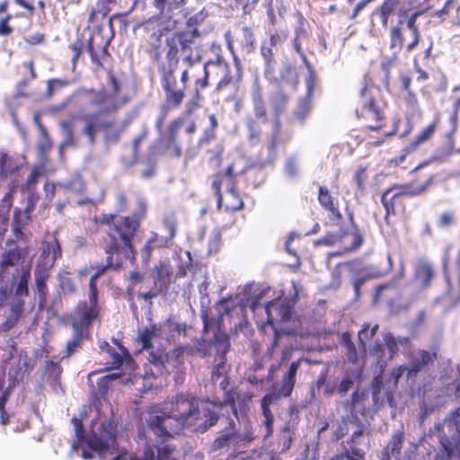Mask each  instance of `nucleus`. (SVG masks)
Masks as SVG:
<instances>
[{"label": "nucleus", "mask_w": 460, "mask_h": 460, "mask_svg": "<svg viewBox=\"0 0 460 460\" xmlns=\"http://www.w3.org/2000/svg\"><path fill=\"white\" fill-rule=\"evenodd\" d=\"M304 360L305 358L301 357L290 363L281 378L280 386L276 391L267 393L261 398V408H270V405L276 404L281 398H287L292 394L296 382V373Z\"/></svg>", "instance_id": "nucleus-15"}, {"label": "nucleus", "mask_w": 460, "mask_h": 460, "mask_svg": "<svg viewBox=\"0 0 460 460\" xmlns=\"http://www.w3.org/2000/svg\"><path fill=\"white\" fill-rule=\"evenodd\" d=\"M222 409H216L214 406L210 405L207 408L203 409V416L204 420L202 422H198L193 429V431L196 433H205L212 427L216 426L220 419V415L218 413Z\"/></svg>", "instance_id": "nucleus-43"}, {"label": "nucleus", "mask_w": 460, "mask_h": 460, "mask_svg": "<svg viewBox=\"0 0 460 460\" xmlns=\"http://www.w3.org/2000/svg\"><path fill=\"white\" fill-rule=\"evenodd\" d=\"M107 76L108 85L111 88V92L106 89L93 88H82L76 92L78 95H88L89 103L98 109L95 112L81 116V120L84 122L82 134L86 137L91 146L95 144L99 131L103 133V139L108 144L118 143L122 134V128L118 127L114 113L128 100L120 95L122 84L116 75L111 71H108Z\"/></svg>", "instance_id": "nucleus-3"}, {"label": "nucleus", "mask_w": 460, "mask_h": 460, "mask_svg": "<svg viewBox=\"0 0 460 460\" xmlns=\"http://www.w3.org/2000/svg\"><path fill=\"white\" fill-rule=\"evenodd\" d=\"M438 359V349L435 347L432 350L420 349L410 355L408 371L406 376L408 379L417 376L420 372H426L434 366Z\"/></svg>", "instance_id": "nucleus-21"}, {"label": "nucleus", "mask_w": 460, "mask_h": 460, "mask_svg": "<svg viewBox=\"0 0 460 460\" xmlns=\"http://www.w3.org/2000/svg\"><path fill=\"white\" fill-rule=\"evenodd\" d=\"M209 127L206 128L199 139V144H208L216 138V131L218 127L217 119L215 114L208 116Z\"/></svg>", "instance_id": "nucleus-62"}, {"label": "nucleus", "mask_w": 460, "mask_h": 460, "mask_svg": "<svg viewBox=\"0 0 460 460\" xmlns=\"http://www.w3.org/2000/svg\"><path fill=\"white\" fill-rule=\"evenodd\" d=\"M404 32L405 28L402 20H399L396 24L392 25L389 29V49L392 53L380 65L386 76L389 75L391 68L397 62L399 54L404 47Z\"/></svg>", "instance_id": "nucleus-19"}, {"label": "nucleus", "mask_w": 460, "mask_h": 460, "mask_svg": "<svg viewBox=\"0 0 460 460\" xmlns=\"http://www.w3.org/2000/svg\"><path fill=\"white\" fill-rule=\"evenodd\" d=\"M238 173L234 170V164H230L225 171H219L212 175L211 188L217 197V208L220 210L223 206V194L221 191L224 181H228L229 188L236 185Z\"/></svg>", "instance_id": "nucleus-25"}, {"label": "nucleus", "mask_w": 460, "mask_h": 460, "mask_svg": "<svg viewBox=\"0 0 460 460\" xmlns=\"http://www.w3.org/2000/svg\"><path fill=\"white\" fill-rule=\"evenodd\" d=\"M404 438V429L402 426L392 435L386 446L382 449L380 460H392V457L400 459Z\"/></svg>", "instance_id": "nucleus-32"}, {"label": "nucleus", "mask_w": 460, "mask_h": 460, "mask_svg": "<svg viewBox=\"0 0 460 460\" xmlns=\"http://www.w3.org/2000/svg\"><path fill=\"white\" fill-rule=\"evenodd\" d=\"M224 7L231 12L242 11L244 15L250 14L260 0H221Z\"/></svg>", "instance_id": "nucleus-46"}, {"label": "nucleus", "mask_w": 460, "mask_h": 460, "mask_svg": "<svg viewBox=\"0 0 460 460\" xmlns=\"http://www.w3.org/2000/svg\"><path fill=\"white\" fill-rule=\"evenodd\" d=\"M50 270L51 263H47L44 266L36 264L34 269V285L39 296L40 305H43L46 303L49 293L47 281L50 277Z\"/></svg>", "instance_id": "nucleus-31"}, {"label": "nucleus", "mask_w": 460, "mask_h": 460, "mask_svg": "<svg viewBox=\"0 0 460 460\" xmlns=\"http://www.w3.org/2000/svg\"><path fill=\"white\" fill-rule=\"evenodd\" d=\"M146 351L148 352L147 360L156 368L155 375L163 376L164 373H168L165 367L166 354H164V351L160 349H155V346ZM153 375L155 376V374Z\"/></svg>", "instance_id": "nucleus-48"}, {"label": "nucleus", "mask_w": 460, "mask_h": 460, "mask_svg": "<svg viewBox=\"0 0 460 460\" xmlns=\"http://www.w3.org/2000/svg\"><path fill=\"white\" fill-rule=\"evenodd\" d=\"M373 405L376 408H382L387 402L390 407H395V401L394 397V391L387 389L385 392V398L381 397V393L371 392Z\"/></svg>", "instance_id": "nucleus-60"}, {"label": "nucleus", "mask_w": 460, "mask_h": 460, "mask_svg": "<svg viewBox=\"0 0 460 460\" xmlns=\"http://www.w3.org/2000/svg\"><path fill=\"white\" fill-rule=\"evenodd\" d=\"M400 2L401 0H384L382 4L373 12V15L379 16L383 27H387L389 18L394 13Z\"/></svg>", "instance_id": "nucleus-47"}, {"label": "nucleus", "mask_w": 460, "mask_h": 460, "mask_svg": "<svg viewBox=\"0 0 460 460\" xmlns=\"http://www.w3.org/2000/svg\"><path fill=\"white\" fill-rule=\"evenodd\" d=\"M27 165L25 155L8 150H0V183L15 181L19 184L21 171Z\"/></svg>", "instance_id": "nucleus-16"}, {"label": "nucleus", "mask_w": 460, "mask_h": 460, "mask_svg": "<svg viewBox=\"0 0 460 460\" xmlns=\"http://www.w3.org/2000/svg\"><path fill=\"white\" fill-rule=\"evenodd\" d=\"M293 288L294 294L290 297H278L268 302L266 305L267 323L271 325L274 331L273 341L268 351L270 357L272 356L274 349L278 347L280 338V332L275 326L273 314L275 313L283 322H288L291 319L295 305L299 300V290L296 283H293Z\"/></svg>", "instance_id": "nucleus-11"}, {"label": "nucleus", "mask_w": 460, "mask_h": 460, "mask_svg": "<svg viewBox=\"0 0 460 460\" xmlns=\"http://www.w3.org/2000/svg\"><path fill=\"white\" fill-rule=\"evenodd\" d=\"M436 272L433 264L428 260L419 261L414 268V279L419 283L421 288L430 287Z\"/></svg>", "instance_id": "nucleus-34"}, {"label": "nucleus", "mask_w": 460, "mask_h": 460, "mask_svg": "<svg viewBox=\"0 0 460 460\" xmlns=\"http://www.w3.org/2000/svg\"><path fill=\"white\" fill-rule=\"evenodd\" d=\"M71 422L74 425L75 437L78 443L85 442L89 448L97 452L104 460H125L127 452L124 450L111 458L107 455H113L118 451L117 422L113 418L102 421L96 431H93L92 437L86 439L84 424L81 419L73 417Z\"/></svg>", "instance_id": "nucleus-6"}, {"label": "nucleus", "mask_w": 460, "mask_h": 460, "mask_svg": "<svg viewBox=\"0 0 460 460\" xmlns=\"http://www.w3.org/2000/svg\"><path fill=\"white\" fill-rule=\"evenodd\" d=\"M182 124V118H175L168 125L167 131L160 136V145L164 152L170 156L178 158L181 155V147L178 143V135Z\"/></svg>", "instance_id": "nucleus-23"}, {"label": "nucleus", "mask_w": 460, "mask_h": 460, "mask_svg": "<svg viewBox=\"0 0 460 460\" xmlns=\"http://www.w3.org/2000/svg\"><path fill=\"white\" fill-rule=\"evenodd\" d=\"M225 40L226 42V47L228 50L230 51L232 57L234 65L235 66V74L233 75L230 70V66L228 65V68L226 70H221L222 73V78L218 81V83L216 85V91L221 92L224 89H226L230 84H239V83L242 81L243 78V67L242 63L238 56L236 55L234 46V39L231 31H226L225 32Z\"/></svg>", "instance_id": "nucleus-20"}, {"label": "nucleus", "mask_w": 460, "mask_h": 460, "mask_svg": "<svg viewBox=\"0 0 460 460\" xmlns=\"http://www.w3.org/2000/svg\"><path fill=\"white\" fill-rule=\"evenodd\" d=\"M270 121L269 111L260 90L252 94V113L245 119L247 139L252 146L261 141L262 126Z\"/></svg>", "instance_id": "nucleus-13"}, {"label": "nucleus", "mask_w": 460, "mask_h": 460, "mask_svg": "<svg viewBox=\"0 0 460 460\" xmlns=\"http://www.w3.org/2000/svg\"><path fill=\"white\" fill-rule=\"evenodd\" d=\"M228 63L225 60L222 54L218 53L215 58L208 59L203 65V75L202 77L197 78L194 81V93L192 98L187 103L188 111L191 112L193 110L199 106L202 99L201 92L209 85V76L211 72L210 67L221 70H226L228 68Z\"/></svg>", "instance_id": "nucleus-18"}, {"label": "nucleus", "mask_w": 460, "mask_h": 460, "mask_svg": "<svg viewBox=\"0 0 460 460\" xmlns=\"http://www.w3.org/2000/svg\"><path fill=\"white\" fill-rule=\"evenodd\" d=\"M252 398V394L248 391H238L235 402H237V411L246 413L249 411V402Z\"/></svg>", "instance_id": "nucleus-64"}, {"label": "nucleus", "mask_w": 460, "mask_h": 460, "mask_svg": "<svg viewBox=\"0 0 460 460\" xmlns=\"http://www.w3.org/2000/svg\"><path fill=\"white\" fill-rule=\"evenodd\" d=\"M145 53L149 58L156 64L157 71L160 72L161 64L165 63V58L163 59L164 48L162 41V37H155L148 39L144 47Z\"/></svg>", "instance_id": "nucleus-39"}, {"label": "nucleus", "mask_w": 460, "mask_h": 460, "mask_svg": "<svg viewBox=\"0 0 460 460\" xmlns=\"http://www.w3.org/2000/svg\"><path fill=\"white\" fill-rule=\"evenodd\" d=\"M114 38V31L103 35V29L98 26L87 40V52L90 55L92 63L96 68H102L103 62L110 57L108 47Z\"/></svg>", "instance_id": "nucleus-17"}, {"label": "nucleus", "mask_w": 460, "mask_h": 460, "mask_svg": "<svg viewBox=\"0 0 460 460\" xmlns=\"http://www.w3.org/2000/svg\"><path fill=\"white\" fill-rule=\"evenodd\" d=\"M219 335H225L227 340H229L228 334L225 330H221L218 328L217 331L214 332L213 339H200L197 341L194 347L190 348L189 353L193 355L197 354L201 358H207L211 356L213 349H215V354H218V337Z\"/></svg>", "instance_id": "nucleus-29"}, {"label": "nucleus", "mask_w": 460, "mask_h": 460, "mask_svg": "<svg viewBox=\"0 0 460 460\" xmlns=\"http://www.w3.org/2000/svg\"><path fill=\"white\" fill-rule=\"evenodd\" d=\"M349 448L344 452L332 457L331 460H340L346 458L348 460H365V451L356 446V444H348Z\"/></svg>", "instance_id": "nucleus-57"}, {"label": "nucleus", "mask_w": 460, "mask_h": 460, "mask_svg": "<svg viewBox=\"0 0 460 460\" xmlns=\"http://www.w3.org/2000/svg\"><path fill=\"white\" fill-rule=\"evenodd\" d=\"M29 253V247L10 248L0 258V296L9 298L13 295L29 296L31 278V264L12 269Z\"/></svg>", "instance_id": "nucleus-5"}, {"label": "nucleus", "mask_w": 460, "mask_h": 460, "mask_svg": "<svg viewBox=\"0 0 460 460\" xmlns=\"http://www.w3.org/2000/svg\"><path fill=\"white\" fill-rule=\"evenodd\" d=\"M18 189L15 181L8 183V191L4 195L0 201V210L5 214H9L13 203V196Z\"/></svg>", "instance_id": "nucleus-58"}, {"label": "nucleus", "mask_w": 460, "mask_h": 460, "mask_svg": "<svg viewBox=\"0 0 460 460\" xmlns=\"http://www.w3.org/2000/svg\"><path fill=\"white\" fill-rule=\"evenodd\" d=\"M128 13H118L112 14L109 18V27L110 32L114 31L113 23L116 22L118 23L119 31L120 34H126L128 31V28L129 26V21L127 19Z\"/></svg>", "instance_id": "nucleus-61"}, {"label": "nucleus", "mask_w": 460, "mask_h": 460, "mask_svg": "<svg viewBox=\"0 0 460 460\" xmlns=\"http://www.w3.org/2000/svg\"><path fill=\"white\" fill-rule=\"evenodd\" d=\"M439 125L440 118L439 116H436L433 120L428 126L423 128L415 138L407 146V153L415 152L420 146L429 141L433 137Z\"/></svg>", "instance_id": "nucleus-35"}, {"label": "nucleus", "mask_w": 460, "mask_h": 460, "mask_svg": "<svg viewBox=\"0 0 460 460\" xmlns=\"http://www.w3.org/2000/svg\"><path fill=\"white\" fill-rule=\"evenodd\" d=\"M226 426L218 433V436L210 445L211 452H220L229 448L232 440L237 435L236 425L231 417H226Z\"/></svg>", "instance_id": "nucleus-30"}, {"label": "nucleus", "mask_w": 460, "mask_h": 460, "mask_svg": "<svg viewBox=\"0 0 460 460\" xmlns=\"http://www.w3.org/2000/svg\"><path fill=\"white\" fill-rule=\"evenodd\" d=\"M32 221V215L25 213V210L16 208L13 210L12 232L17 241H26L27 235L23 228Z\"/></svg>", "instance_id": "nucleus-37"}, {"label": "nucleus", "mask_w": 460, "mask_h": 460, "mask_svg": "<svg viewBox=\"0 0 460 460\" xmlns=\"http://www.w3.org/2000/svg\"><path fill=\"white\" fill-rule=\"evenodd\" d=\"M9 0L0 1V37H10L14 31L11 25L13 15L9 13Z\"/></svg>", "instance_id": "nucleus-45"}, {"label": "nucleus", "mask_w": 460, "mask_h": 460, "mask_svg": "<svg viewBox=\"0 0 460 460\" xmlns=\"http://www.w3.org/2000/svg\"><path fill=\"white\" fill-rule=\"evenodd\" d=\"M407 197H415L405 184H395L384 191L381 202L385 209V219L387 222L390 215H394L398 206L403 203Z\"/></svg>", "instance_id": "nucleus-22"}, {"label": "nucleus", "mask_w": 460, "mask_h": 460, "mask_svg": "<svg viewBox=\"0 0 460 460\" xmlns=\"http://www.w3.org/2000/svg\"><path fill=\"white\" fill-rule=\"evenodd\" d=\"M63 368L61 365L58 362H54L52 360H48L45 363V375L47 376V379L54 384H57L60 381L61 374Z\"/></svg>", "instance_id": "nucleus-59"}, {"label": "nucleus", "mask_w": 460, "mask_h": 460, "mask_svg": "<svg viewBox=\"0 0 460 460\" xmlns=\"http://www.w3.org/2000/svg\"><path fill=\"white\" fill-rule=\"evenodd\" d=\"M241 48L247 54L252 53L256 49V38L254 31L250 26L242 28Z\"/></svg>", "instance_id": "nucleus-53"}, {"label": "nucleus", "mask_w": 460, "mask_h": 460, "mask_svg": "<svg viewBox=\"0 0 460 460\" xmlns=\"http://www.w3.org/2000/svg\"><path fill=\"white\" fill-rule=\"evenodd\" d=\"M170 411L160 404H152L146 411L145 424L147 431L155 438L156 444L146 435L143 429L138 430V438L145 439L141 456H130V460H175L172 456L175 447L167 442L191 429L200 421L201 411L199 398L190 392H180L172 397Z\"/></svg>", "instance_id": "nucleus-1"}, {"label": "nucleus", "mask_w": 460, "mask_h": 460, "mask_svg": "<svg viewBox=\"0 0 460 460\" xmlns=\"http://www.w3.org/2000/svg\"><path fill=\"white\" fill-rule=\"evenodd\" d=\"M15 296V299L10 305V312L6 320L0 324V333L7 332L14 328L18 322L24 317L25 301L27 296Z\"/></svg>", "instance_id": "nucleus-28"}, {"label": "nucleus", "mask_w": 460, "mask_h": 460, "mask_svg": "<svg viewBox=\"0 0 460 460\" xmlns=\"http://www.w3.org/2000/svg\"><path fill=\"white\" fill-rule=\"evenodd\" d=\"M236 394L237 392L231 389L229 391H226L224 394L222 401H208L209 405L214 406L216 409H223L224 406L229 405L232 409V411L236 419L239 418L237 407L235 403L236 399Z\"/></svg>", "instance_id": "nucleus-52"}, {"label": "nucleus", "mask_w": 460, "mask_h": 460, "mask_svg": "<svg viewBox=\"0 0 460 460\" xmlns=\"http://www.w3.org/2000/svg\"><path fill=\"white\" fill-rule=\"evenodd\" d=\"M155 287H157L158 289H162V292L166 294L172 283L173 274L172 267L169 264L160 263L155 266Z\"/></svg>", "instance_id": "nucleus-41"}, {"label": "nucleus", "mask_w": 460, "mask_h": 460, "mask_svg": "<svg viewBox=\"0 0 460 460\" xmlns=\"http://www.w3.org/2000/svg\"><path fill=\"white\" fill-rule=\"evenodd\" d=\"M229 198L225 209L227 212H236L243 208L244 203L236 190V185L228 189Z\"/></svg>", "instance_id": "nucleus-55"}, {"label": "nucleus", "mask_w": 460, "mask_h": 460, "mask_svg": "<svg viewBox=\"0 0 460 460\" xmlns=\"http://www.w3.org/2000/svg\"><path fill=\"white\" fill-rule=\"evenodd\" d=\"M200 317L203 323V333H208L211 330H214L215 327H217V331L218 328L224 330L222 328V314H220L217 319H215L214 317H210L207 311H203Z\"/></svg>", "instance_id": "nucleus-63"}, {"label": "nucleus", "mask_w": 460, "mask_h": 460, "mask_svg": "<svg viewBox=\"0 0 460 460\" xmlns=\"http://www.w3.org/2000/svg\"><path fill=\"white\" fill-rule=\"evenodd\" d=\"M431 0H424V4H426L425 13L429 14L431 18L438 19L440 22H444L449 16L450 6L455 4L456 1L446 0L444 5L440 9H436L432 4H429Z\"/></svg>", "instance_id": "nucleus-49"}, {"label": "nucleus", "mask_w": 460, "mask_h": 460, "mask_svg": "<svg viewBox=\"0 0 460 460\" xmlns=\"http://www.w3.org/2000/svg\"><path fill=\"white\" fill-rule=\"evenodd\" d=\"M444 434V422L438 421L429 429L430 436ZM440 448L436 456V460H451L454 454V447L449 438L443 435L440 439Z\"/></svg>", "instance_id": "nucleus-33"}, {"label": "nucleus", "mask_w": 460, "mask_h": 460, "mask_svg": "<svg viewBox=\"0 0 460 460\" xmlns=\"http://www.w3.org/2000/svg\"><path fill=\"white\" fill-rule=\"evenodd\" d=\"M102 312L99 295L88 291L87 299L80 300L68 314L69 324L72 329L91 332L95 323L102 322Z\"/></svg>", "instance_id": "nucleus-9"}, {"label": "nucleus", "mask_w": 460, "mask_h": 460, "mask_svg": "<svg viewBox=\"0 0 460 460\" xmlns=\"http://www.w3.org/2000/svg\"><path fill=\"white\" fill-rule=\"evenodd\" d=\"M200 33L197 28L175 31L165 39L166 52L165 63L162 66L177 67L180 62V55L182 61L189 67H192L200 61V55H194V45Z\"/></svg>", "instance_id": "nucleus-7"}, {"label": "nucleus", "mask_w": 460, "mask_h": 460, "mask_svg": "<svg viewBox=\"0 0 460 460\" xmlns=\"http://www.w3.org/2000/svg\"><path fill=\"white\" fill-rule=\"evenodd\" d=\"M380 89L364 84L358 97L356 117L364 123L368 145L373 147L383 146L388 137H394L401 124L399 117L394 118L393 126L386 130V116L381 104Z\"/></svg>", "instance_id": "nucleus-4"}, {"label": "nucleus", "mask_w": 460, "mask_h": 460, "mask_svg": "<svg viewBox=\"0 0 460 460\" xmlns=\"http://www.w3.org/2000/svg\"><path fill=\"white\" fill-rule=\"evenodd\" d=\"M177 67L161 66L158 73L164 93L163 109L165 111L179 109L187 97V88L178 83Z\"/></svg>", "instance_id": "nucleus-12"}, {"label": "nucleus", "mask_w": 460, "mask_h": 460, "mask_svg": "<svg viewBox=\"0 0 460 460\" xmlns=\"http://www.w3.org/2000/svg\"><path fill=\"white\" fill-rule=\"evenodd\" d=\"M45 174L43 165H33L25 181V188L28 191H37V184L41 176Z\"/></svg>", "instance_id": "nucleus-54"}, {"label": "nucleus", "mask_w": 460, "mask_h": 460, "mask_svg": "<svg viewBox=\"0 0 460 460\" xmlns=\"http://www.w3.org/2000/svg\"><path fill=\"white\" fill-rule=\"evenodd\" d=\"M62 256L60 243L58 239V234L55 232L49 240H44L41 243V253L36 264L45 265L51 263L53 268L56 261Z\"/></svg>", "instance_id": "nucleus-26"}, {"label": "nucleus", "mask_w": 460, "mask_h": 460, "mask_svg": "<svg viewBox=\"0 0 460 460\" xmlns=\"http://www.w3.org/2000/svg\"><path fill=\"white\" fill-rule=\"evenodd\" d=\"M317 199L320 206L327 212L339 207V200L331 194L330 190L326 186H320L318 188Z\"/></svg>", "instance_id": "nucleus-51"}, {"label": "nucleus", "mask_w": 460, "mask_h": 460, "mask_svg": "<svg viewBox=\"0 0 460 460\" xmlns=\"http://www.w3.org/2000/svg\"><path fill=\"white\" fill-rule=\"evenodd\" d=\"M72 330L74 332V334L72 339L66 342L63 358H69L78 349H82L84 341H90L92 339L91 332L76 328Z\"/></svg>", "instance_id": "nucleus-42"}, {"label": "nucleus", "mask_w": 460, "mask_h": 460, "mask_svg": "<svg viewBox=\"0 0 460 460\" xmlns=\"http://www.w3.org/2000/svg\"><path fill=\"white\" fill-rule=\"evenodd\" d=\"M218 354H215L211 367V381L216 383L226 370V354L230 349V341L225 335L218 337Z\"/></svg>", "instance_id": "nucleus-27"}, {"label": "nucleus", "mask_w": 460, "mask_h": 460, "mask_svg": "<svg viewBox=\"0 0 460 460\" xmlns=\"http://www.w3.org/2000/svg\"><path fill=\"white\" fill-rule=\"evenodd\" d=\"M141 29L146 34L149 35V39L155 37H163L166 30L165 26L158 16H153L142 22H137L133 26V31Z\"/></svg>", "instance_id": "nucleus-40"}, {"label": "nucleus", "mask_w": 460, "mask_h": 460, "mask_svg": "<svg viewBox=\"0 0 460 460\" xmlns=\"http://www.w3.org/2000/svg\"><path fill=\"white\" fill-rule=\"evenodd\" d=\"M420 12H414L409 15L406 21V28L411 31V40L405 45V52H412L420 43V31L417 24V19L420 16Z\"/></svg>", "instance_id": "nucleus-44"}, {"label": "nucleus", "mask_w": 460, "mask_h": 460, "mask_svg": "<svg viewBox=\"0 0 460 460\" xmlns=\"http://www.w3.org/2000/svg\"><path fill=\"white\" fill-rule=\"evenodd\" d=\"M164 227L168 232L167 237L160 236L157 233H152L151 236L146 241L140 250L142 258L150 260L155 249L166 247L169 241H172L176 234V225L171 220L164 222Z\"/></svg>", "instance_id": "nucleus-24"}, {"label": "nucleus", "mask_w": 460, "mask_h": 460, "mask_svg": "<svg viewBox=\"0 0 460 460\" xmlns=\"http://www.w3.org/2000/svg\"><path fill=\"white\" fill-rule=\"evenodd\" d=\"M146 215V207L142 202L139 203L137 210L131 215L119 217L111 213L100 215V224L108 226L101 241L102 249L106 256L105 264L98 265L91 276L89 292L99 295L98 279L108 270L119 271L128 260L131 262L136 261L137 252L134 239Z\"/></svg>", "instance_id": "nucleus-2"}, {"label": "nucleus", "mask_w": 460, "mask_h": 460, "mask_svg": "<svg viewBox=\"0 0 460 460\" xmlns=\"http://www.w3.org/2000/svg\"><path fill=\"white\" fill-rule=\"evenodd\" d=\"M288 103V96L283 91H278L270 97V104L273 114V128L271 133L266 137L264 147L270 160L276 158L278 146L285 145L290 139V137H283L280 120V116L285 111Z\"/></svg>", "instance_id": "nucleus-10"}, {"label": "nucleus", "mask_w": 460, "mask_h": 460, "mask_svg": "<svg viewBox=\"0 0 460 460\" xmlns=\"http://www.w3.org/2000/svg\"><path fill=\"white\" fill-rule=\"evenodd\" d=\"M115 343L119 345V352L117 351L112 346L110 345V343L106 341H103L100 343V349L102 351L106 352L110 355L111 368L113 369H119L124 362V358L132 360V358L128 352V350L122 345H120L119 342H117L116 340H114Z\"/></svg>", "instance_id": "nucleus-36"}, {"label": "nucleus", "mask_w": 460, "mask_h": 460, "mask_svg": "<svg viewBox=\"0 0 460 460\" xmlns=\"http://www.w3.org/2000/svg\"><path fill=\"white\" fill-rule=\"evenodd\" d=\"M413 179L408 184H405L414 196H420L427 192L434 186L441 173L438 166L434 165L431 161H425L419 164L411 171Z\"/></svg>", "instance_id": "nucleus-14"}, {"label": "nucleus", "mask_w": 460, "mask_h": 460, "mask_svg": "<svg viewBox=\"0 0 460 460\" xmlns=\"http://www.w3.org/2000/svg\"><path fill=\"white\" fill-rule=\"evenodd\" d=\"M443 274L447 284V289L444 296L448 299L449 306L455 307L460 304V268L456 283L452 281L446 265L443 268Z\"/></svg>", "instance_id": "nucleus-38"}, {"label": "nucleus", "mask_w": 460, "mask_h": 460, "mask_svg": "<svg viewBox=\"0 0 460 460\" xmlns=\"http://www.w3.org/2000/svg\"><path fill=\"white\" fill-rule=\"evenodd\" d=\"M37 124L41 135V140L38 143L37 148L41 156H46L52 149L53 143L50 139L47 128L40 123L39 119H37Z\"/></svg>", "instance_id": "nucleus-56"}, {"label": "nucleus", "mask_w": 460, "mask_h": 460, "mask_svg": "<svg viewBox=\"0 0 460 460\" xmlns=\"http://www.w3.org/2000/svg\"><path fill=\"white\" fill-rule=\"evenodd\" d=\"M190 348L178 346L166 354V364L173 368H179L184 364V356L189 353Z\"/></svg>", "instance_id": "nucleus-50"}, {"label": "nucleus", "mask_w": 460, "mask_h": 460, "mask_svg": "<svg viewBox=\"0 0 460 460\" xmlns=\"http://www.w3.org/2000/svg\"><path fill=\"white\" fill-rule=\"evenodd\" d=\"M349 219L352 225L351 231L339 230L333 233H327L317 241V243L327 246H339L340 249L329 254L330 257H338L357 251L364 242V235L358 226L355 224L354 215L349 212Z\"/></svg>", "instance_id": "nucleus-8"}]
</instances>
